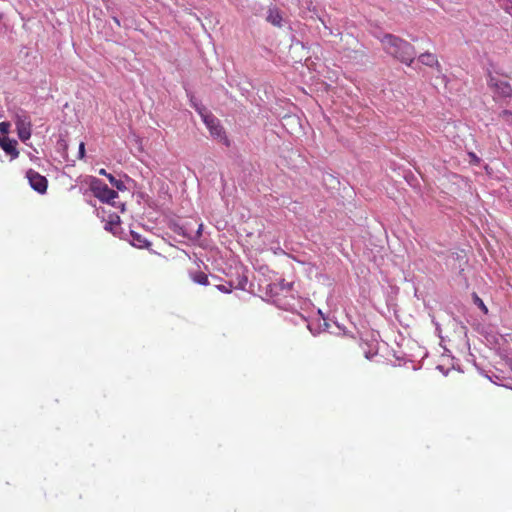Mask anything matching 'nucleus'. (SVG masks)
Here are the masks:
<instances>
[{
  "instance_id": "nucleus-1",
  "label": "nucleus",
  "mask_w": 512,
  "mask_h": 512,
  "mask_svg": "<svg viewBox=\"0 0 512 512\" xmlns=\"http://www.w3.org/2000/svg\"><path fill=\"white\" fill-rule=\"evenodd\" d=\"M384 50L400 62L410 66L414 61L415 49L407 41L392 34H386L381 39Z\"/></svg>"
},
{
  "instance_id": "nucleus-2",
  "label": "nucleus",
  "mask_w": 512,
  "mask_h": 512,
  "mask_svg": "<svg viewBox=\"0 0 512 512\" xmlns=\"http://www.w3.org/2000/svg\"><path fill=\"white\" fill-rule=\"evenodd\" d=\"M93 195L103 203L113 204L118 197V193L109 188L107 184L97 178H93L90 184Z\"/></svg>"
},
{
  "instance_id": "nucleus-3",
  "label": "nucleus",
  "mask_w": 512,
  "mask_h": 512,
  "mask_svg": "<svg viewBox=\"0 0 512 512\" xmlns=\"http://www.w3.org/2000/svg\"><path fill=\"white\" fill-rule=\"evenodd\" d=\"M202 117H203V121H204L205 125L207 126V128L210 131V134L214 138H216L220 141H223V143L226 146H229V144H230L229 139L227 138L225 131L220 124V121L216 117H214L212 114L202 115Z\"/></svg>"
},
{
  "instance_id": "nucleus-4",
  "label": "nucleus",
  "mask_w": 512,
  "mask_h": 512,
  "mask_svg": "<svg viewBox=\"0 0 512 512\" xmlns=\"http://www.w3.org/2000/svg\"><path fill=\"white\" fill-rule=\"evenodd\" d=\"M488 85L493 91L495 98H507L512 96V87L506 80L491 76Z\"/></svg>"
},
{
  "instance_id": "nucleus-5",
  "label": "nucleus",
  "mask_w": 512,
  "mask_h": 512,
  "mask_svg": "<svg viewBox=\"0 0 512 512\" xmlns=\"http://www.w3.org/2000/svg\"><path fill=\"white\" fill-rule=\"evenodd\" d=\"M26 179L30 187L38 192L39 194H45L48 188V180L45 176L41 175L34 169H28L26 171Z\"/></svg>"
},
{
  "instance_id": "nucleus-6",
  "label": "nucleus",
  "mask_w": 512,
  "mask_h": 512,
  "mask_svg": "<svg viewBox=\"0 0 512 512\" xmlns=\"http://www.w3.org/2000/svg\"><path fill=\"white\" fill-rule=\"evenodd\" d=\"M15 125L20 140L26 141L31 137L32 124L29 116L25 112L16 114Z\"/></svg>"
},
{
  "instance_id": "nucleus-7",
  "label": "nucleus",
  "mask_w": 512,
  "mask_h": 512,
  "mask_svg": "<svg viewBox=\"0 0 512 512\" xmlns=\"http://www.w3.org/2000/svg\"><path fill=\"white\" fill-rule=\"evenodd\" d=\"M0 147L11 156L12 159H15L19 156V151L17 150V141L14 139H10L8 137H3Z\"/></svg>"
},
{
  "instance_id": "nucleus-8",
  "label": "nucleus",
  "mask_w": 512,
  "mask_h": 512,
  "mask_svg": "<svg viewBox=\"0 0 512 512\" xmlns=\"http://www.w3.org/2000/svg\"><path fill=\"white\" fill-rule=\"evenodd\" d=\"M419 62H421L423 65L428 67H435L438 70L441 69V65L438 61V58L435 54L430 52H425L419 55L418 57Z\"/></svg>"
},
{
  "instance_id": "nucleus-9",
  "label": "nucleus",
  "mask_w": 512,
  "mask_h": 512,
  "mask_svg": "<svg viewBox=\"0 0 512 512\" xmlns=\"http://www.w3.org/2000/svg\"><path fill=\"white\" fill-rule=\"evenodd\" d=\"M131 244L139 249H149L151 243L137 232L131 231Z\"/></svg>"
},
{
  "instance_id": "nucleus-10",
  "label": "nucleus",
  "mask_w": 512,
  "mask_h": 512,
  "mask_svg": "<svg viewBox=\"0 0 512 512\" xmlns=\"http://www.w3.org/2000/svg\"><path fill=\"white\" fill-rule=\"evenodd\" d=\"M191 277L195 283L205 285V286L209 285L208 276H207V274H205L202 271H198V272L192 274Z\"/></svg>"
},
{
  "instance_id": "nucleus-11",
  "label": "nucleus",
  "mask_w": 512,
  "mask_h": 512,
  "mask_svg": "<svg viewBox=\"0 0 512 512\" xmlns=\"http://www.w3.org/2000/svg\"><path fill=\"white\" fill-rule=\"evenodd\" d=\"M107 179L111 185L116 187L118 190H123L125 188L124 183L121 180L116 179L112 174L107 175Z\"/></svg>"
},
{
  "instance_id": "nucleus-12",
  "label": "nucleus",
  "mask_w": 512,
  "mask_h": 512,
  "mask_svg": "<svg viewBox=\"0 0 512 512\" xmlns=\"http://www.w3.org/2000/svg\"><path fill=\"white\" fill-rule=\"evenodd\" d=\"M474 302L485 314L488 313V308L486 307L482 299L479 298L477 295H474Z\"/></svg>"
},
{
  "instance_id": "nucleus-13",
  "label": "nucleus",
  "mask_w": 512,
  "mask_h": 512,
  "mask_svg": "<svg viewBox=\"0 0 512 512\" xmlns=\"http://www.w3.org/2000/svg\"><path fill=\"white\" fill-rule=\"evenodd\" d=\"M217 289L223 293H231L233 290V285L229 283L228 285H217Z\"/></svg>"
},
{
  "instance_id": "nucleus-14",
  "label": "nucleus",
  "mask_w": 512,
  "mask_h": 512,
  "mask_svg": "<svg viewBox=\"0 0 512 512\" xmlns=\"http://www.w3.org/2000/svg\"><path fill=\"white\" fill-rule=\"evenodd\" d=\"M10 129V123L9 122H1L0 123V132L2 134H7Z\"/></svg>"
},
{
  "instance_id": "nucleus-15",
  "label": "nucleus",
  "mask_w": 512,
  "mask_h": 512,
  "mask_svg": "<svg viewBox=\"0 0 512 512\" xmlns=\"http://www.w3.org/2000/svg\"><path fill=\"white\" fill-rule=\"evenodd\" d=\"M85 156V144L84 142H81L79 144V158L82 159Z\"/></svg>"
},
{
  "instance_id": "nucleus-16",
  "label": "nucleus",
  "mask_w": 512,
  "mask_h": 512,
  "mask_svg": "<svg viewBox=\"0 0 512 512\" xmlns=\"http://www.w3.org/2000/svg\"><path fill=\"white\" fill-rule=\"evenodd\" d=\"M116 218L118 219V221L116 223H113L112 221H110L109 223L106 224V229H109L111 231H113V226H118L119 225V217L116 216Z\"/></svg>"
},
{
  "instance_id": "nucleus-17",
  "label": "nucleus",
  "mask_w": 512,
  "mask_h": 512,
  "mask_svg": "<svg viewBox=\"0 0 512 512\" xmlns=\"http://www.w3.org/2000/svg\"><path fill=\"white\" fill-rule=\"evenodd\" d=\"M99 174L105 177H107V175H110V173H108L104 168L99 170Z\"/></svg>"
},
{
  "instance_id": "nucleus-18",
  "label": "nucleus",
  "mask_w": 512,
  "mask_h": 512,
  "mask_svg": "<svg viewBox=\"0 0 512 512\" xmlns=\"http://www.w3.org/2000/svg\"><path fill=\"white\" fill-rule=\"evenodd\" d=\"M470 155L472 157V160L478 161V158L476 157V155L474 153H470Z\"/></svg>"
},
{
  "instance_id": "nucleus-19",
  "label": "nucleus",
  "mask_w": 512,
  "mask_h": 512,
  "mask_svg": "<svg viewBox=\"0 0 512 512\" xmlns=\"http://www.w3.org/2000/svg\"><path fill=\"white\" fill-rule=\"evenodd\" d=\"M202 227H203V225H202V224H200V225H199V228H198V231H197V233H198L199 235L201 234Z\"/></svg>"
},
{
  "instance_id": "nucleus-20",
  "label": "nucleus",
  "mask_w": 512,
  "mask_h": 512,
  "mask_svg": "<svg viewBox=\"0 0 512 512\" xmlns=\"http://www.w3.org/2000/svg\"><path fill=\"white\" fill-rule=\"evenodd\" d=\"M2 19V16L0 15V20Z\"/></svg>"
}]
</instances>
